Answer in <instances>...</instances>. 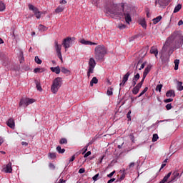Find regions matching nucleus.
Masks as SVG:
<instances>
[{"label": "nucleus", "instance_id": "f257e3e1", "mask_svg": "<svg viewBox=\"0 0 183 183\" xmlns=\"http://www.w3.org/2000/svg\"><path fill=\"white\" fill-rule=\"evenodd\" d=\"M107 12L112 15V16H122L124 18L127 24L132 22V8L131 6L122 3L120 5L113 4L110 8L107 9Z\"/></svg>", "mask_w": 183, "mask_h": 183}, {"label": "nucleus", "instance_id": "f03ea898", "mask_svg": "<svg viewBox=\"0 0 183 183\" xmlns=\"http://www.w3.org/2000/svg\"><path fill=\"white\" fill-rule=\"evenodd\" d=\"M183 44V35L174 32L166 41L163 46V51H167L168 48L178 49Z\"/></svg>", "mask_w": 183, "mask_h": 183}, {"label": "nucleus", "instance_id": "7ed1b4c3", "mask_svg": "<svg viewBox=\"0 0 183 183\" xmlns=\"http://www.w3.org/2000/svg\"><path fill=\"white\" fill-rule=\"evenodd\" d=\"M107 55V48L104 45H98L94 49V58L97 61H102Z\"/></svg>", "mask_w": 183, "mask_h": 183}, {"label": "nucleus", "instance_id": "20e7f679", "mask_svg": "<svg viewBox=\"0 0 183 183\" xmlns=\"http://www.w3.org/2000/svg\"><path fill=\"white\" fill-rule=\"evenodd\" d=\"M60 86H62V78L57 77L53 81V84L51 87V92L53 94H56Z\"/></svg>", "mask_w": 183, "mask_h": 183}, {"label": "nucleus", "instance_id": "39448f33", "mask_svg": "<svg viewBox=\"0 0 183 183\" xmlns=\"http://www.w3.org/2000/svg\"><path fill=\"white\" fill-rule=\"evenodd\" d=\"M96 66L97 62L95 61V59H94V57H91L89 61V69L87 71L88 78H90L91 74H94V69H95Z\"/></svg>", "mask_w": 183, "mask_h": 183}, {"label": "nucleus", "instance_id": "423d86ee", "mask_svg": "<svg viewBox=\"0 0 183 183\" xmlns=\"http://www.w3.org/2000/svg\"><path fill=\"white\" fill-rule=\"evenodd\" d=\"M54 48H55L58 58L60 59L61 62H64V60L62 59V53L61 52V50L62 49V45L58 44V41L55 40Z\"/></svg>", "mask_w": 183, "mask_h": 183}, {"label": "nucleus", "instance_id": "0eeeda50", "mask_svg": "<svg viewBox=\"0 0 183 183\" xmlns=\"http://www.w3.org/2000/svg\"><path fill=\"white\" fill-rule=\"evenodd\" d=\"M74 39H75V38L66 37L63 40L62 45L64 46L65 49L71 48L72 42H74Z\"/></svg>", "mask_w": 183, "mask_h": 183}, {"label": "nucleus", "instance_id": "6e6552de", "mask_svg": "<svg viewBox=\"0 0 183 183\" xmlns=\"http://www.w3.org/2000/svg\"><path fill=\"white\" fill-rule=\"evenodd\" d=\"M170 0H156L155 5H159V8H165L169 4Z\"/></svg>", "mask_w": 183, "mask_h": 183}, {"label": "nucleus", "instance_id": "1a4fd4ad", "mask_svg": "<svg viewBox=\"0 0 183 183\" xmlns=\"http://www.w3.org/2000/svg\"><path fill=\"white\" fill-rule=\"evenodd\" d=\"M165 52H167V51H164V48L162 47L161 55V60L162 64H167L169 62V56L165 54Z\"/></svg>", "mask_w": 183, "mask_h": 183}, {"label": "nucleus", "instance_id": "9d476101", "mask_svg": "<svg viewBox=\"0 0 183 183\" xmlns=\"http://www.w3.org/2000/svg\"><path fill=\"white\" fill-rule=\"evenodd\" d=\"M2 172L11 174L12 172V163L9 162L6 166H3Z\"/></svg>", "mask_w": 183, "mask_h": 183}, {"label": "nucleus", "instance_id": "9b49d317", "mask_svg": "<svg viewBox=\"0 0 183 183\" xmlns=\"http://www.w3.org/2000/svg\"><path fill=\"white\" fill-rule=\"evenodd\" d=\"M132 74V71H129L124 76L122 81L120 83V86H124L125 84H127L128 79L129 78V76Z\"/></svg>", "mask_w": 183, "mask_h": 183}, {"label": "nucleus", "instance_id": "f8f14e48", "mask_svg": "<svg viewBox=\"0 0 183 183\" xmlns=\"http://www.w3.org/2000/svg\"><path fill=\"white\" fill-rule=\"evenodd\" d=\"M6 125H8L9 128H11V129H14L15 128V120L12 118L9 119L6 122Z\"/></svg>", "mask_w": 183, "mask_h": 183}, {"label": "nucleus", "instance_id": "ddd939ff", "mask_svg": "<svg viewBox=\"0 0 183 183\" xmlns=\"http://www.w3.org/2000/svg\"><path fill=\"white\" fill-rule=\"evenodd\" d=\"M80 42L83 45H98V43L92 42V41H86L85 39H81L80 41Z\"/></svg>", "mask_w": 183, "mask_h": 183}, {"label": "nucleus", "instance_id": "4468645a", "mask_svg": "<svg viewBox=\"0 0 183 183\" xmlns=\"http://www.w3.org/2000/svg\"><path fill=\"white\" fill-rule=\"evenodd\" d=\"M141 86L139 84H137L135 87L133 88L132 89V94L134 95H137L138 92H139V89H141Z\"/></svg>", "mask_w": 183, "mask_h": 183}, {"label": "nucleus", "instance_id": "2eb2a0df", "mask_svg": "<svg viewBox=\"0 0 183 183\" xmlns=\"http://www.w3.org/2000/svg\"><path fill=\"white\" fill-rule=\"evenodd\" d=\"M50 69L52 72H54L57 75L61 73V69L59 68V66H57L56 67H51Z\"/></svg>", "mask_w": 183, "mask_h": 183}, {"label": "nucleus", "instance_id": "dca6fc26", "mask_svg": "<svg viewBox=\"0 0 183 183\" xmlns=\"http://www.w3.org/2000/svg\"><path fill=\"white\" fill-rule=\"evenodd\" d=\"M150 54H154L155 55L156 58L158 56V49L155 46H152L150 49Z\"/></svg>", "mask_w": 183, "mask_h": 183}, {"label": "nucleus", "instance_id": "f3484780", "mask_svg": "<svg viewBox=\"0 0 183 183\" xmlns=\"http://www.w3.org/2000/svg\"><path fill=\"white\" fill-rule=\"evenodd\" d=\"M166 97L169 98L172 97L173 98L175 97V92L174 90H169L166 93Z\"/></svg>", "mask_w": 183, "mask_h": 183}, {"label": "nucleus", "instance_id": "a211bd4d", "mask_svg": "<svg viewBox=\"0 0 183 183\" xmlns=\"http://www.w3.org/2000/svg\"><path fill=\"white\" fill-rule=\"evenodd\" d=\"M151 71V66H147L144 72H143V76L144 78H147V75H148V74H149V71Z\"/></svg>", "mask_w": 183, "mask_h": 183}, {"label": "nucleus", "instance_id": "6ab92c4d", "mask_svg": "<svg viewBox=\"0 0 183 183\" xmlns=\"http://www.w3.org/2000/svg\"><path fill=\"white\" fill-rule=\"evenodd\" d=\"M64 9H65V7L64 6H59L55 9V12L56 14H61V12H64Z\"/></svg>", "mask_w": 183, "mask_h": 183}, {"label": "nucleus", "instance_id": "aec40b11", "mask_svg": "<svg viewBox=\"0 0 183 183\" xmlns=\"http://www.w3.org/2000/svg\"><path fill=\"white\" fill-rule=\"evenodd\" d=\"M34 14L37 19H41V16L42 15V12L39 11V10L37 9L34 11Z\"/></svg>", "mask_w": 183, "mask_h": 183}, {"label": "nucleus", "instance_id": "412c9836", "mask_svg": "<svg viewBox=\"0 0 183 183\" xmlns=\"http://www.w3.org/2000/svg\"><path fill=\"white\" fill-rule=\"evenodd\" d=\"M177 177H179V173L178 172V171H175L174 172L172 173V181H175Z\"/></svg>", "mask_w": 183, "mask_h": 183}, {"label": "nucleus", "instance_id": "4be33fe9", "mask_svg": "<svg viewBox=\"0 0 183 183\" xmlns=\"http://www.w3.org/2000/svg\"><path fill=\"white\" fill-rule=\"evenodd\" d=\"M38 29H39V31H41V32H44L45 31H48V27H46L42 24H39Z\"/></svg>", "mask_w": 183, "mask_h": 183}, {"label": "nucleus", "instance_id": "5701e85b", "mask_svg": "<svg viewBox=\"0 0 183 183\" xmlns=\"http://www.w3.org/2000/svg\"><path fill=\"white\" fill-rule=\"evenodd\" d=\"M22 105H25L26 107H28L26 99H21L20 100L19 107H22Z\"/></svg>", "mask_w": 183, "mask_h": 183}, {"label": "nucleus", "instance_id": "b1692460", "mask_svg": "<svg viewBox=\"0 0 183 183\" xmlns=\"http://www.w3.org/2000/svg\"><path fill=\"white\" fill-rule=\"evenodd\" d=\"M177 91H183L182 81H177Z\"/></svg>", "mask_w": 183, "mask_h": 183}, {"label": "nucleus", "instance_id": "393cba45", "mask_svg": "<svg viewBox=\"0 0 183 183\" xmlns=\"http://www.w3.org/2000/svg\"><path fill=\"white\" fill-rule=\"evenodd\" d=\"M162 19V16H158L157 17L154 18L153 19V24L155 25L157 24H158V22H159V21H161Z\"/></svg>", "mask_w": 183, "mask_h": 183}, {"label": "nucleus", "instance_id": "a878e982", "mask_svg": "<svg viewBox=\"0 0 183 183\" xmlns=\"http://www.w3.org/2000/svg\"><path fill=\"white\" fill-rule=\"evenodd\" d=\"M182 8V5L181 4H178L177 6H176L173 11L174 14H177V12H179Z\"/></svg>", "mask_w": 183, "mask_h": 183}, {"label": "nucleus", "instance_id": "bb28decb", "mask_svg": "<svg viewBox=\"0 0 183 183\" xmlns=\"http://www.w3.org/2000/svg\"><path fill=\"white\" fill-rule=\"evenodd\" d=\"M56 149L59 154H64L65 153V149L61 148V146H57Z\"/></svg>", "mask_w": 183, "mask_h": 183}, {"label": "nucleus", "instance_id": "cd10ccee", "mask_svg": "<svg viewBox=\"0 0 183 183\" xmlns=\"http://www.w3.org/2000/svg\"><path fill=\"white\" fill-rule=\"evenodd\" d=\"M35 84H36L37 91H40V92L42 91V87L41 86V83L39 81L35 80Z\"/></svg>", "mask_w": 183, "mask_h": 183}, {"label": "nucleus", "instance_id": "c85d7f7f", "mask_svg": "<svg viewBox=\"0 0 183 183\" xmlns=\"http://www.w3.org/2000/svg\"><path fill=\"white\" fill-rule=\"evenodd\" d=\"M94 84H98V79L93 77L90 81V86H94Z\"/></svg>", "mask_w": 183, "mask_h": 183}, {"label": "nucleus", "instance_id": "c756f323", "mask_svg": "<svg viewBox=\"0 0 183 183\" xmlns=\"http://www.w3.org/2000/svg\"><path fill=\"white\" fill-rule=\"evenodd\" d=\"M178 66H179V59L174 60V71H178Z\"/></svg>", "mask_w": 183, "mask_h": 183}, {"label": "nucleus", "instance_id": "7c9ffc66", "mask_svg": "<svg viewBox=\"0 0 183 183\" xmlns=\"http://www.w3.org/2000/svg\"><path fill=\"white\" fill-rule=\"evenodd\" d=\"M90 145H92V142H90L87 144L86 146H85L84 148H83V153L82 154H85V152H86L88 151V147H89Z\"/></svg>", "mask_w": 183, "mask_h": 183}, {"label": "nucleus", "instance_id": "2f4dec72", "mask_svg": "<svg viewBox=\"0 0 183 183\" xmlns=\"http://www.w3.org/2000/svg\"><path fill=\"white\" fill-rule=\"evenodd\" d=\"M139 24L142 26V28H147V22L145 21V19H142Z\"/></svg>", "mask_w": 183, "mask_h": 183}, {"label": "nucleus", "instance_id": "473e14b6", "mask_svg": "<svg viewBox=\"0 0 183 183\" xmlns=\"http://www.w3.org/2000/svg\"><path fill=\"white\" fill-rule=\"evenodd\" d=\"M34 61L39 65H41L42 64V60H41L40 58L38 56H35Z\"/></svg>", "mask_w": 183, "mask_h": 183}, {"label": "nucleus", "instance_id": "72a5a7b5", "mask_svg": "<svg viewBox=\"0 0 183 183\" xmlns=\"http://www.w3.org/2000/svg\"><path fill=\"white\" fill-rule=\"evenodd\" d=\"M48 157L51 159H55L56 158V153H49Z\"/></svg>", "mask_w": 183, "mask_h": 183}, {"label": "nucleus", "instance_id": "f704fd0d", "mask_svg": "<svg viewBox=\"0 0 183 183\" xmlns=\"http://www.w3.org/2000/svg\"><path fill=\"white\" fill-rule=\"evenodd\" d=\"M59 144L61 145L64 144H68V140L65 138H61L60 140H59Z\"/></svg>", "mask_w": 183, "mask_h": 183}, {"label": "nucleus", "instance_id": "c9c22d12", "mask_svg": "<svg viewBox=\"0 0 183 183\" xmlns=\"http://www.w3.org/2000/svg\"><path fill=\"white\" fill-rule=\"evenodd\" d=\"M29 9H30V11H33V12H34L35 11H36L38 9V8L34 6V5H32V4H29Z\"/></svg>", "mask_w": 183, "mask_h": 183}, {"label": "nucleus", "instance_id": "e433bc0d", "mask_svg": "<svg viewBox=\"0 0 183 183\" xmlns=\"http://www.w3.org/2000/svg\"><path fill=\"white\" fill-rule=\"evenodd\" d=\"M61 71L63 74H69V70L65 67H61Z\"/></svg>", "mask_w": 183, "mask_h": 183}, {"label": "nucleus", "instance_id": "4c0bfd02", "mask_svg": "<svg viewBox=\"0 0 183 183\" xmlns=\"http://www.w3.org/2000/svg\"><path fill=\"white\" fill-rule=\"evenodd\" d=\"M6 6H5V4H4V2L0 1V11H5Z\"/></svg>", "mask_w": 183, "mask_h": 183}, {"label": "nucleus", "instance_id": "58836bf2", "mask_svg": "<svg viewBox=\"0 0 183 183\" xmlns=\"http://www.w3.org/2000/svg\"><path fill=\"white\" fill-rule=\"evenodd\" d=\"M147 91H148V87H145L144 90L138 95L137 98H140V97H142V95H144V94H145Z\"/></svg>", "mask_w": 183, "mask_h": 183}, {"label": "nucleus", "instance_id": "ea45409f", "mask_svg": "<svg viewBox=\"0 0 183 183\" xmlns=\"http://www.w3.org/2000/svg\"><path fill=\"white\" fill-rule=\"evenodd\" d=\"M158 134H153V137H152V142H157V141H158Z\"/></svg>", "mask_w": 183, "mask_h": 183}, {"label": "nucleus", "instance_id": "a19ab883", "mask_svg": "<svg viewBox=\"0 0 183 183\" xmlns=\"http://www.w3.org/2000/svg\"><path fill=\"white\" fill-rule=\"evenodd\" d=\"M27 101V107L28 105H30V104H34L35 102V99H26Z\"/></svg>", "mask_w": 183, "mask_h": 183}, {"label": "nucleus", "instance_id": "79ce46f5", "mask_svg": "<svg viewBox=\"0 0 183 183\" xmlns=\"http://www.w3.org/2000/svg\"><path fill=\"white\" fill-rule=\"evenodd\" d=\"M169 50L168 51V56H171V55H172V54H174V50L176 49L171 48V47H169Z\"/></svg>", "mask_w": 183, "mask_h": 183}, {"label": "nucleus", "instance_id": "37998d69", "mask_svg": "<svg viewBox=\"0 0 183 183\" xmlns=\"http://www.w3.org/2000/svg\"><path fill=\"white\" fill-rule=\"evenodd\" d=\"M161 89H162V84H158V85L156 86L155 90H156V91H159V92H161Z\"/></svg>", "mask_w": 183, "mask_h": 183}, {"label": "nucleus", "instance_id": "c03bdc74", "mask_svg": "<svg viewBox=\"0 0 183 183\" xmlns=\"http://www.w3.org/2000/svg\"><path fill=\"white\" fill-rule=\"evenodd\" d=\"M99 177V173L97 174L92 177L93 181H98V178Z\"/></svg>", "mask_w": 183, "mask_h": 183}, {"label": "nucleus", "instance_id": "a18cd8bd", "mask_svg": "<svg viewBox=\"0 0 183 183\" xmlns=\"http://www.w3.org/2000/svg\"><path fill=\"white\" fill-rule=\"evenodd\" d=\"M24 62V53L21 52L20 54V64Z\"/></svg>", "mask_w": 183, "mask_h": 183}, {"label": "nucleus", "instance_id": "49530a36", "mask_svg": "<svg viewBox=\"0 0 183 183\" xmlns=\"http://www.w3.org/2000/svg\"><path fill=\"white\" fill-rule=\"evenodd\" d=\"M113 92H112V88H110L109 89L107 90V94L109 96L112 95Z\"/></svg>", "mask_w": 183, "mask_h": 183}, {"label": "nucleus", "instance_id": "de8ad7c7", "mask_svg": "<svg viewBox=\"0 0 183 183\" xmlns=\"http://www.w3.org/2000/svg\"><path fill=\"white\" fill-rule=\"evenodd\" d=\"M144 81H145V78H144V76H143V78L142 79V81L137 84V85H139L141 87H142V85L144 84Z\"/></svg>", "mask_w": 183, "mask_h": 183}, {"label": "nucleus", "instance_id": "09e8293b", "mask_svg": "<svg viewBox=\"0 0 183 183\" xmlns=\"http://www.w3.org/2000/svg\"><path fill=\"white\" fill-rule=\"evenodd\" d=\"M137 81H138V80L133 79L132 82V86H135L137 85Z\"/></svg>", "mask_w": 183, "mask_h": 183}, {"label": "nucleus", "instance_id": "8fccbe9b", "mask_svg": "<svg viewBox=\"0 0 183 183\" xmlns=\"http://www.w3.org/2000/svg\"><path fill=\"white\" fill-rule=\"evenodd\" d=\"M172 101H174L173 99H164V102H165V104H168L169 102H172Z\"/></svg>", "mask_w": 183, "mask_h": 183}, {"label": "nucleus", "instance_id": "3c124183", "mask_svg": "<svg viewBox=\"0 0 183 183\" xmlns=\"http://www.w3.org/2000/svg\"><path fill=\"white\" fill-rule=\"evenodd\" d=\"M49 167L50 168V169H55V165L52 163H49Z\"/></svg>", "mask_w": 183, "mask_h": 183}, {"label": "nucleus", "instance_id": "603ef678", "mask_svg": "<svg viewBox=\"0 0 183 183\" xmlns=\"http://www.w3.org/2000/svg\"><path fill=\"white\" fill-rule=\"evenodd\" d=\"M172 108V105H171V104H167L166 105V109H167V111H169V109H171Z\"/></svg>", "mask_w": 183, "mask_h": 183}, {"label": "nucleus", "instance_id": "864d4df0", "mask_svg": "<svg viewBox=\"0 0 183 183\" xmlns=\"http://www.w3.org/2000/svg\"><path fill=\"white\" fill-rule=\"evenodd\" d=\"M140 78V76H139V74L137 73L136 75H134V76L133 77L134 79H136L138 81V79H139Z\"/></svg>", "mask_w": 183, "mask_h": 183}, {"label": "nucleus", "instance_id": "5fc2aeb1", "mask_svg": "<svg viewBox=\"0 0 183 183\" xmlns=\"http://www.w3.org/2000/svg\"><path fill=\"white\" fill-rule=\"evenodd\" d=\"M89 155H91V151H89L86 154H84V158H88Z\"/></svg>", "mask_w": 183, "mask_h": 183}, {"label": "nucleus", "instance_id": "6e6d98bb", "mask_svg": "<svg viewBox=\"0 0 183 183\" xmlns=\"http://www.w3.org/2000/svg\"><path fill=\"white\" fill-rule=\"evenodd\" d=\"M145 68V63H142L140 65V68H139V71H141V69H144Z\"/></svg>", "mask_w": 183, "mask_h": 183}, {"label": "nucleus", "instance_id": "4d7b16f0", "mask_svg": "<svg viewBox=\"0 0 183 183\" xmlns=\"http://www.w3.org/2000/svg\"><path fill=\"white\" fill-rule=\"evenodd\" d=\"M129 138H130L132 142H134L135 137H134V134H130Z\"/></svg>", "mask_w": 183, "mask_h": 183}, {"label": "nucleus", "instance_id": "13d9d810", "mask_svg": "<svg viewBox=\"0 0 183 183\" xmlns=\"http://www.w3.org/2000/svg\"><path fill=\"white\" fill-rule=\"evenodd\" d=\"M134 167H135V163L134 162H132L129 165V169H131V168H134Z\"/></svg>", "mask_w": 183, "mask_h": 183}, {"label": "nucleus", "instance_id": "bf43d9fd", "mask_svg": "<svg viewBox=\"0 0 183 183\" xmlns=\"http://www.w3.org/2000/svg\"><path fill=\"white\" fill-rule=\"evenodd\" d=\"M114 174H115V171H113L112 172H111L110 174H109L107 175L108 178H112V177H114Z\"/></svg>", "mask_w": 183, "mask_h": 183}, {"label": "nucleus", "instance_id": "052dcab7", "mask_svg": "<svg viewBox=\"0 0 183 183\" xmlns=\"http://www.w3.org/2000/svg\"><path fill=\"white\" fill-rule=\"evenodd\" d=\"M85 172V168H81L79 170V174H84Z\"/></svg>", "mask_w": 183, "mask_h": 183}, {"label": "nucleus", "instance_id": "680f3d73", "mask_svg": "<svg viewBox=\"0 0 183 183\" xmlns=\"http://www.w3.org/2000/svg\"><path fill=\"white\" fill-rule=\"evenodd\" d=\"M127 118L129 119V121H131V111H129L127 114Z\"/></svg>", "mask_w": 183, "mask_h": 183}, {"label": "nucleus", "instance_id": "e2e57ef3", "mask_svg": "<svg viewBox=\"0 0 183 183\" xmlns=\"http://www.w3.org/2000/svg\"><path fill=\"white\" fill-rule=\"evenodd\" d=\"M142 62H144V61H142V59L139 60L136 68H138V66H141V64H142Z\"/></svg>", "mask_w": 183, "mask_h": 183}, {"label": "nucleus", "instance_id": "0e129e2a", "mask_svg": "<svg viewBox=\"0 0 183 183\" xmlns=\"http://www.w3.org/2000/svg\"><path fill=\"white\" fill-rule=\"evenodd\" d=\"M119 29H125L126 26H125V24H119Z\"/></svg>", "mask_w": 183, "mask_h": 183}, {"label": "nucleus", "instance_id": "69168bd1", "mask_svg": "<svg viewBox=\"0 0 183 183\" xmlns=\"http://www.w3.org/2000/svg\"><path fill=\"white\" fill-rule=\"evenodd\" d=\"M137 38H138V36H132L131 38H130V40H129V41L131 42V41H135V39H137Z\"/></svg>", "mask_w": 183, "mask_h": 183}, {"label": "nucleus", "instance_id": "338daca9", "mask_svg": "<svg viewBox=\"0 0 183 183\" xmlns=\"http://www.w3.org/2000/svg\"><path fill=\"white\" fill-rule=\"evenodd\" d=\"M146 12L147 18H149V16H151V14H149V9H147Z\"/></svg>", "mask_w": 183, "mask_h": 183}, {"label": "nucleus", "instance_id": "774afa93", "mask_svg": "<svg viewBox=\"0 0 183 183\" xmlns=\"http://www.w3.org/2000/svg\"><path fill=\"white\" fill-rule=\"evenodd\" d=\"M114 181H115V178H112V179H109V180L107 182V183H112V182H114Z\"/></svg>", "mask_w": 183, "mask_h": 183}]
</instances>
